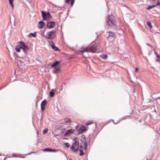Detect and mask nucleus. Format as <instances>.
Wrapping results in <instances>:
<instances>
[{
  "label": "nucleus",
  "instance_id": "nucleus-1",
  "mask_svg": "<svg viewBox=\"0 0 160 160\" xmlns=\"http://www.w3.org/2000/svg\"><path fill=\"white\" fill-rule=\"evenodd\" d=\"M18 44L15 48V49L16 52H20V49H22L24 53L26 54L27 51L29 49L28 46L23 42H18Z\"/></svg>",
  "mask_w": 160,
  "mask_h": 160
},
{
  "label": "nucleus",
  "instance_id": "nucleus-2",
  "mask_svg": "<svg viewBox=\"0 0 160 160\" xmlns=\"http://www.w3.org/2000/svg\"><path fill=\"white\" fill-rule=\"evenodd\" d=\"M74 142L72 144L71 147V149L74 152L77 151L79 147V139L78 138H75L74 140Z\"/></svg>",
  "mask_w": 160,
  "mask_h": 160
},
{
  "label": "nucleus",
  "instance_id": "nucleus-3",
  "mask_svg": "<svg viewBox=\"0 0 160 160\" xmlns=\"http://www.w3.org/2000/svg\"><path fill=\"white\" fill-rule=\"evenodd\" d=\"M107 23L108 25L110 27H113L115 26L116 21L114 16L112 15L109 16Z\"/></svg>",
  "mask_w": 160,
  "mask_h": 160
},
{
  "label": "nucleus",
  "instance_id": "nucleus-4",
  "mask_svg": "<svg viewBox=\"0 0 160 160\" xmlns=\"http://www.w3.org/2000/svg\"><path fill=\"white\" fill-rule=\"evenodd\" d=\"M42 16L44 20L49 21L52 18V17L48 12L42 11Z\"/></svg>",
  "mask_w": 160,
  "mask_h": 160
},
{
  "label": "nucleus",
  "instance_id": "nucleus-5",
  "mask_svg": "<svg viewBox=\"0 0 160 160\" xmlns=\"http://www.w3.org/2000/svg\"><path fill=\"white\" fill-rule=\"evenodd\" d=\"M56 36V32L55 31H52L47 32L46 38L50 39H53Z\"/></svg>",
  "mask_w": 160,
  "mask_h": 160
},
{
  "label": "nucleus",
  "instance_id": "nucleus-6",
  "mask_svg": "<svg viewBox=\"0 0 160 160\" xmlns=\"http://www.w3.org/2000/svg\"><path fill=\"white\" fill-rule=\"evenodd\" d=\"M79 127L78 125L75 128L78 131L79 133H83L84 131H85L88 130V127H86L84 126H81L80 128H78Z\"/></svg>",
  "mask_w": 160,
  "mask_h": 160
},
{
  "label": "nucleus",
  "instance_id": "nucleus-7",
  "mask_svg": "<svg viewBox=\"0 0 160 160\" xmlns=\"http://www.w3.org/2000/svg\"><path fill=\"white\" fill-rule=\"evenodd\" d=\"M83 146L84 147V148H83L82 147L81 145L80 146V148H79L80 153L79 154V155L80 156H82L83 154V149H84L85 150L86 149L87 143L85 142H84Z\"/></svg>",
  "mask_w": 160,
  "mask_h": 160
},
{
  "label": "nucleus",
  "instance_id": "nucleus-8",
  "mask_svg": "<svg viewBox=\"0 0 160 160\" xmlns=\"http://www.w3.org/2000/svg\"><path fill=\"white\" fill-rule=\"evenodd\" d=\"M55 26V23L54 22L50 21L47 23V27L49 29L54 28Z\"/></svg>",
  "mask_w": 160,
  "mask_h": 160
},
{
  "label": "nucleus",
  "instance_id": "nucleus-9",
  "mask_svg": "<svg viewBox=\"0 0 160 160\" xmlns=\"http://www.w3.org/2000/svg\"><path fill=\"white\" fill-rule=\"evenodd\" d=\"M90 52H95L97 50V46L96 44H93L89 47Z\"/></svg>",
  "mask_w": 160,
  "mask_h": 160
},
{
  "label": "nucleus",
  "instance_id": "nucleus-10",
  "mask_svg": "<svg viewBox=\"0 0 160 160\" xmlns=\"http://www.w3.org/2000/svg\"><path fill=\"white\" fill-rule=\"evenodd\" d=\"M75 130L73 129H70L67 130L64 133V135L65 137L68 136L72 134L74 132Z\"/></svg>",
  "mask_w": 160,
  "mask_h": 160
},
{
  "label": "nucleus",
  "instance_id": "nucleus-11",
  "mask_svg": "<svg viewBox=\"0 0 160 160\" xmlns=\"http://www.w3.org/2000/svg\"><path fill=\"white\" fill-rule=\"evenodd\" d=\"M47 105V102L45 100H43L41 104V108L42 111H43L45 109V107Z\"/></svg>",
  "mask_w": 160,
  "mask_h": 160
},
{
  "label": "nucleus",
  "instance_id": "nucleus-12",
  "mask_svg": "<svg viewBox=\"0 0 160 160\" xmlns=\"http://www.w3.org/2000/svg\"><path fill=\"white\" fill-rule=\"evenodd\" d=\"M50 44L51 45V48L55 51H57L58 50H59V49L58 48L56 47L54 43H53L52 42H50Z\"/></svg>",
  "mask_w": 160,
  "mask_h": 160
},
{
  "label": "nucleus",
  "instance_id": "nucleus-13",
  "mask_svg": "<svg viewBox=\"0 0 160 160\" xmlns=\"http://www.w3.org/2000/svg\"><path fill=\"white\" fill-rule=\"evenodd\" d=\"M45 25V23L43 21H40L38 25V27L39 28L41 29Z\"/></svg>",
  "mask_w": 160,
  "mask_h": 160
},
{
  "label": "nucleus",
  "instance_id": "nucleus-14",
  "mask_svg": "<svg viewBox=\"0 0 160 160\" xmlns=\"http://www.w3.org/2000/svg\"><path fill=\"white\" fill-rule=\"evenodd\" d=\"M59 151V150H55L51 148H46L43 150V151L44 152L48 151L49 152H56Z\"/></svg>",
  "mask_w": 160,
  "mask_h": 160
},
{
  "label": "nucleus",
  "instance_id": "nucleus-15",
  "mask_svg": "<svg viewBox=\"0 0 160 160\" xmlns=\"http://www.w3.org/2000/svg\"><path fill=\"white\" fill-rule=\"evenodd\" d=\"M80 52L82 53L84 52H90L89 48H84L83 50H81L80 51Z\"/></svg>",
  "mask_w": 160,
  "mask_h": 160
},
{
  "label": "nucleus",
  "instance_id": "nucleus-16",
  "mask_svg": "<svg viewBox=\"0 0 160 160\" xmlns=\"http://www.w3.org/2000/svg\"><path fill=\"white\" fill-rule=\"evenodd\" d=\"M65 122L67 123H70L72 122V121L70 118H66L64 119Z\"/></svg>",
  "mask_w": 160,
  "mask_h": 160
},
{
  "label": "nucleus",
  "instance_id": "nucleus-17",
  "mask_svg": "<svg viewBox=\"0 0 160 160\" xmlns=\"http://www.w3.org/2000/svg\"><path fill=\"white\" fill-rule=\"evenodd\" d=\"M108 33H109V35L108 38L110 37H113L115 36V34L112 32H109Z\"/></svg>",
  "mask_w": 160,
  "mask_h": 160
},
{
  "label": "nucleus",
  "instance_id": "nucleus-18",
  "mask_svg": "<svg viewBox=\"0 0 160 160\" xmlns=\"http://www.w3.org/2000/svg\"><path fill=\"white\" fill-rule=\"evenodd\" d=\"M100 57L101 58L105 59L108 58V56L106 54L102 55L100 56Z\"/></svg>",
  "mask_w": 160,
  "mask_h": 160
},
{
  "label": "nucleus",
  "instance_id": "nucleus-19",
  "mask_svg": "<svg viewBox=\"0 0 160 160\" xmlns=\"http://www.w3.org/2000/svg\"><path fill=\"white\" fill-rule=\"evenodd\" d=\"M59 63V62L58 61H56L55 62H54L53 64H52L51 65V67L52 68H55L56 66L58 65Z\"/></svg>",
  "mask_w": 160,
  "mask_h": 160
},
{
  "label": "nucleus",
  "instance_id": "nucleus-20",
  "mask_svg": "<svg viewBox=\"0 0 160 160\" xmlns=\"http://www.w3.org/2000/svg\"><path fill=\"white\" fill-rule=\"evenodd\" d=\"M156 7V4L152 6L149 5L148 7L147 8V9L148 10H150L152 8H154V7Z\"/></svg>",
  "mask_w": 160,
  "mask_h": 160
},
{
  "label": "nucleus",
  "instance_id": "nucleus-21",
  "mask_svg": "<svg viewBox=\"0 0 160 160\" xmlns=\"http://www.w3.org/2000/svg\"><path fill=\"white\" fill-rule=\"evenodd\" d=\"M53 90H52L49 93L50 96L51 97H53L55 94L54 92L53 91Z\"/></svg>",
  "mask_w": 160,
  "mask_h": 160
},
{
  "label": "nucleus",
  "instance_id": "nucleus-22",
  "mask_svg": "<svg viewBox=\"0 0 160 160\" xmlns=\"http://www.w3.org/2000/svg\"><path fill=\"white\" fill-rule=\"evenodd\" d=\"M59 70L60 69L59 68L55 67V70L53 72L55 73H57L59 71Z\"/></svg>",
  "mask_w": 160,
  "mask_h": 160
},
{
  "label": "nucleus",
  "instance_id": "nucleus-23",
  "mask_svg": "<svg viewBox=\"0 0 160 160\" xmlns=\"http://www.w3.org/2000/svg\"><path fill=\"white\" fill-rule=\"evenodd\" d=\"M13 0H9V2L12 6V8L13 9L14 7V5L13 3Z\"/></svg>",
  "mask_w": 160,
  "mask_h": 160
},
{
  "label": "nucleus",
  "instance_id": "nucleus-24",
  "mask_svg": "<svg viewBox=\"0 0 160 160\" xmlns=\"http://www.w3.org/2000/svg\"><path fill=\"white\" fill-rule=\"evenodd\" d=\"M147 24L150 28H152V26L151 25V23L150 22H147Z\"/></svg>",
  "mask_w": 160,
  "mask_h": 160
},
{
  "label": "nucleus",
  "instance_id": "nucleus-25",
  "mask_svg": "<svg viewBox=\"0 0 160 160\" xmlns=\"http://www.w3.org/2000/svg\"><path fill=\"white\" fill-rule=\"evenodd\" d=\"M64 144L67 148H68L70 146V144L68 143H65Z\"/></svg>",
  "mask_w": 160,
  "mask_h": 160
},
{
  "label": "nucleus",
  "instance_id": "nucleus-26",
  "mask_svg": "<svg viewBox=\"0 0 160 160\" xmlns=\"http://www.w3.org/2000/svg\"><path fill=\"white\" fill-rule=\"evenodd\" d=\"M48 131V128H45L43 131V133L45 134V133H47Z\"/></svg>",
  "mask_w": 160,
  "mask_h": 160
},
{
  "label": "nucleus",
  "instance_id": "nucleus-27",
  "mask_svg": "<svg viewBox=\"0 0 160 160\" xmlns=\"http://www.w3.org/2000/svg\"><path fill=\"white\" fill-rule=\"evenodd\" d=\"M158 3L156 4V7L157 6H159V8H160V1H158Z\"/></svg>",
  "mask_w": 160,
  "mask_h": 160
},
{
  "label": "nucleus",
  "instance_id": "nucleus-28",
  "mask_svg": "<svg viewBox=\"0 0 160 160\" xmlns=\"http://www.w3.org/2000/svg\"><path fill=\"white\" fill-rule=\"evenodd\" d=\"M74 0H71V6H72L74 4Z\"/></svg>",
  "mask_w": 160,
  "mask_h": 160
},
{
  "label": "nucleus",
  "instance_id": "nucleus-29",
  "mask_svg": "<svg viewBox=\"0 0 160 160\" xmlns=\"http://www.w3.org/2000/svg\"><path fill=\"white\" fill-rule=\"evenodd\" d=\"M94 123V122H89V123L88 122V123H87L86 124V126H88V125H90L91 124H92V123Z\"/></svg>",
  "mask_w": 160,
  "mask_h": 160
},
{
  "label": "nucleus",
  "instance_id": "nucleus-30",
  "mask_svg": "<svg viewBox=\"0 0 160 160\" xmlns=\"http://www.w3.org/2000/svg\"><path fill=\"white\" fill-rule=\"evenodd\" d=\"M151 2H156V3H158V1H159V0H151Z\"/></svg>",
  "mask_w": 160,
  "mask_h": 160
},
{
  "label": "nucleus",
  "instance_id": "nucleus-31",
  "mask_svg": "<svg viewBox=\"0 0 160 160\" xmlns=\"http://www.w3.org/2000/svg\"><path fill=\"white\" fill-rule=\"evenodd\" d=\"M155 54L156 55V56L157 57H158V58L160 57V56L158 55V54H157V53L156 52H155Z\"/></svg>",
  "mask_w": 160,
  "mask_h": 160
},
{
  "label": "nucleus",
  "instance_id": "nucleus-32",
  "mask_svg": "<svg viewBox=\"0 0 160 160\" xmlns=\"http://www.w3.org/2000/svg\"><path fill=\"white\" fill-rule=\"evenodd\" d=\"M138 71V68H136V69H135V72H137Z\"/></svg>",
  "mask_w": 160,
  "mask_h": 160
},
{
  "label": "nucleus",
  "instance_id": "nucleus-33",
  "mask_svg": "<svg viewBox=\"0 0 160 160\" xmlns=\"http://www.w3.org/2000/svg\"><path fill=\"white\" fill-rule=\"evenodd\" d=\"M70 0H66L65 2L66 3H68L69 2Z\"/></svg>",
  "mask_w": 160,
  "mask_h": 160
},
{
  "label": "nucleus",
  "instance_id": "nucleus-34",
  "mask_svg": "<svg viewBox=\"0 0 160 160\" xmlns=\"http://www.w3.org/2000/svg\"><path fill=\"white\" fill-rule=\"evenodd\" d=\"M30 34H32V36L33 37H35L36 36L35 34H34L31 33Z\"/></svg>",
  "mask_w": 160,
  "mask_h": 160
},
{
  "label": "nucleus",
  "instance_id": "nucleus-35",
  "mask_svg": "<svg viewBox=\"0 0 160 160\" xmlns=\"http://www.w3.org/2000/svg\"><path fill=\"white\" fill-rule=\"evenodd\" d=\"M156 61L157 62H159L160 61V60L159 59H157L156 60Z\"/></svg>",
  "mask_w": 160,
  "mask_h": 160
},
{
  "label": "nucleus",
  "instance_id": "nucleus-36",
  "mask_svg": "<svg viewBox=\"0 0 160 160\" xmlns=\"http://www.w3.org/2000/svg\"><path fill=\"white\" fill-rule=\"evenodd\" d=\"M120 30L122 31V30L121 29H120Z\"/></svg>",
  "mask_w": 160,
  "mask_h": 160
}]
</instances>
